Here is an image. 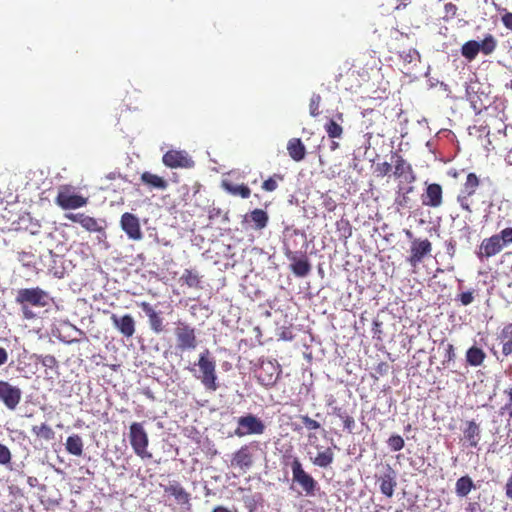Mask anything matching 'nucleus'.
Segmentation results:
<instances>
[{"label":"nucleus","instance_id":"1","mask_svg":"<svg viewBox=\"0 0 512 512\" xmlns=\"http://www.w3.org/2000/svg\"><path fill=\"white\" fill-rule=\"evenodd\" d=\"M15 301L21 306L23 317L31 320L36 315L29 305L41 308L47 306L49 304V294L40 287L22 288L17 291Z\"/></svg>","mask_w":512,"mask_h":512},{"label":"nucleus","instance_id":"2","mask_svg":"<svg viewBox=\"0 0 512 512\" xmlns=\"http://www.w3.org/2000/svg\"><path fill=\"white\" fill-rule=\"evenodd\" d=\"M510 244H512V227H507L497 234L484 238L479 245L477 256L480 260L489 259Z\"/></svg>","mask_w":512,"mask_h":512},{"label":"nucleus","instance_id":"3","mask_svg":"<svg viewBox=\"0 0 512 512\" xmlns=\"http://www.w3.org/2000/svg\"><path fill=\"white\" fill-rule=\"evenodd\" d=\"M173 334L176 343L175 348L177 351H193L197 348L198 339L196 329L189 323L181 320L175 322Z\"/></svg>","mask_w":512,"mask_h":512},{"label":"nucleus","instance_id":"4","mask_svg":"<svg viewBox=\"0 0 512 512\" xmlns=\"http://www.w3.org/2000/svg\"><path fill=\"white\" fill-rule=\"evenodd\" d=\"M290 467L292 471L293 484H297L305 496H315L316 491L319 489L318 482L312 475L305 471L298 457H293Z\"/></svg>","mask_w":512,"mask_h":512},{"label":"nucleus","instance_id":"5","mask_svg":"<svg viewBox=\"0 0 512 512\" xmlns=\"http://www.w3.org/2000/svg\"><path fill=\"white\" fill-rule=\"evenodd\" d=\"M406 237L410 240L409 256L407 262L412 268H417L426 256L432 252V243L429 239L416 238L411 230H405Z\"/></svg>","mask_w":512,"mask_h":512},{"label":"nucleus","instance_id":"6","mask_svg":"<svg viewBox=\"0 0 512 512\" xmlns=\"http://www.w3.org/2000/svg\"><path fill=\"white\" fill-rule=\"evenodd\" d=\"M129 442L134 453L141 459H150L152 453L148 451L149 437L140 422H133L129 427Z\"/></svg>","mask_w":512,"mask_h":512},{"label":"nucleus","instance_id":"7","mask_svg":"<svg viewBox=\"0 0 512 512\" xmlns=\"http://www.w3.org/2000/svg\"><path fill=\"white\" fill-rule=\"evenodd\" d=\"M197 365L201 372L199 379L205 389L209 391H216L219 387L217 383L216 363L214 359L210 357L208 349L199 355Z\"/></svg>","mask_w":512,"mask_h":512},{"label":"nucleus","instance_id":"8","mask_svg":"<svg viewBox=\"0 0 512 512\" xmlns=\"http://www.w3.org/2000/svg\"><path fill=\"white\" fill-rule=\"evenodd\" d=\"M480 178L476 173L470 172L466 176L465 182L461 185L459 193L457 195V203L462 210L471 213V198L476 194L477 189L480 186Z\"/></svg>","mask_w":512,"mask_h":512},{"label":"nucleus","instance_id":"9","mask_svg":"<svg viewBox=\"0 0 512 512\" xmlns=\"http://www.w3.org/2000/svg\"><path fill=\"white\" fill-rule=\"evenodd\" d=\"M258 450V444L255 442L242 445L232 454L231 467L246 473L254 464V453Z\"/></svg>","mask_w":512,"mask_h":512},{"label":"nucleus","instance_id":"10","mask_svg":"<svg viewBox=\"0 0 512 512\" xmlns=\"http://www.w3.org/2000/svg\"><path fill=\"white\" fill-rule=\"evenodd\" d=\"M238 427L235 429L234 434L238 437L246 435H260L265 431L264 423L256 416L248 414L238 418Z\"/></svg>","mask_w":512,"mask_h":512},{"label":"nucleus","instance_id":"11","mask_svg":"<svg viewBox=\"0 0 512 512\" xmlns=\"http://www.w3.org/2000/svg\"><path fill=\"white\" fill-rule=\"evenodd\" d=\"M55 203L64 210L78 209L87 205L88 198L72 193L68 187H64L58 191Z\"/></svg>","mask_w":512,"mask_h":512},{"label":"nucleus","instance_id":"12","mask_svg":"<svg viewBox=\"0 0 512 512\" xmlns=\"http://www.w3.org/2000/svg\"><path fill=\"white\" fill-rule=\"evenodd\" d=\"M393 163V175L395 178L401 179L402 182L408 184L416 180L415 173L410 163H408L398 152H393L391 157Z\"/></svg>","mask_w":512,"mask_h":512},{"label":"nucleus","instance_id":"13","mask_svg":"<svg viewBox=\"0 0 512 512\" xmlns=\"http://www.w3.org/2000/svg\"><path fill=\"white\" fill-rule=\"evenodd\" d=\"M22 391L8 381L0 380V402L9 410H15L21 401Z\"/></svg>","mask_w":512,"mask_h":512},{"label":"nucleus","instance_id":"14","mask_svg":"<svg viewBox=\"0 0 512 512\" xmlns=\"http://www.w3.org/2000/svg\"><path fill=\"white\" fill-rule=\"evenodd\" d=\"M280 372L281 370L277 363L271 360L262 361L256 377L260 384L271 387L276 383Z\"/></svg>","mask_w":512,"mask_h":512},{"label":"nucleus","instance_id":"15","mask_svg":"<svg viewBox=\"0 0 512 512\" xmlns=\"http://www.w3.org/2000/svg\"><path fill=\"white\" fill-rule=\"evenodd\" d=\"M375 479L379 484L381 493L387 498H391L394 495V491L397 486L396 471L390 465H386L383 473L379 475L376 474Z\"/></svg>","mask_w":512,"mask_h":512},{"label":"nucleus","instance_id":"16","mask_svg":"<svg viewBox=\"0 0 512 512\" xmlns=\"http://www.w3.org/2000/svg\"><path fill=\"white\" fill-rule=\"evenodd\" d=\"M285 256L291 262L290 270L297 277H306L311 271V264L306 254L298 256L296 252L289 249L285 251Z\"/></svg>","mask_w":512,"mask_h":512},{"label":"nucleus","instance_id":"17","mask_svg":"<svg viewBox=\"0 0 512 512\" xmlns=\"http://www.w3.org/2000/svg\"><path fill=\"white\" fill-rule=\"evenodd\" d=\"M162 161L169 168H192L194 166V161L187 152L179 150L167 151L163 155Z\"/></svg>","mask_w":512,"mask_h":512},{"label":"nucleus","instance_id":"18","mask_svg":"<svg viewBox=\"0 0 512 512\" xmlns=\"http://www.w3.org/2000/svg\"><path fill=\"white\" fill-rule=\"evenodd\" d=\"M422 204L430 208H439L443 204V188L438 183H430L421 195Z\"/></svg>","mask_w":512,"mask_h":512},{"label":"nucleus","instance_id":"19","mask_svg":"<svg viewBox=\"0 0 512 512\" xmlns=\"http://www.w3.org/2000/svg\"><path fill=\"white\" fill-rule=\"evenodd\" d=\"M463 442L467 447L477 448L481 440V427L474 419L466 420L462 427Z\"/></svg>","mask_w":512,"mask_h":512},{"label":"nucleus","instance_id":"20","mask_svg":"<svg viewBox=\"0 0 512 512\" xmlns=\"http://www.w3.org/2000/svg\"><path fill=\"white\" fill-rule=\"evenodd\" d=\"M120 225L122 230L132 240H141L143 237L139 219L136 215L125 212L121 216Z\"/></svg>","mask_w":512,"mask_h":512},{"label":"nucleus","instance_id":"21","mask_svg":"<svg viewBox=\"0 0 512 512\" xmlns=\"http://www.w3.org/2000/svg\"><path fill=\"white\" fill-rule=\"evenodd\" d=\"M496 340L501 346L502 360L512 358V323L504 325L497 332Z\"/></svg>","mask_w":512,"mask_h":512},{"label":"nucleus","instance_id":"22","mask_svg":"<svg viewBox=\"0 0 512 512\" xmlns=\"http://www.w3.org/2000/svg\"><path fill=\"white\" fill-rule=\"evenodd\" d=\"M111 321L113 326L126 338H131L135 333V320L130 314L117 316L112 314Z\"/></svg>","mask_w":512,"mask_h":512},{"label":"nucleus","instance_id":"23","mask_svg":"<svg viewBox=\"0 0 512 512\" xmlns=\"http://www.w3.org/2000/svg\"><path fill=\"white\" fill-rule=\"evenodd\" d=\"M269 221L268 213L260 208L252 210L246 214L243 219V223L248 224L254 230L264 229Z\"/></svg>","mask_w":512,"mask_h":512},{"label":"nucleus","instance_id":"24","mask_svg":"<svg viewBox=\"0 0 512 512\" xmlns=\"http://www.w3.org/2000/svg\"><path fill=\"white\" fill-rule=\"evenodd\" d=\"M137 305L147 315L151 330L156 334L163 332L164 331L163 318L159 315V313H157L153 309V307L150 305V303L143 301V302L138 303Z\"/></svg>","mask_w":512,"mask_h":512},{"label":"nucleus","instance_id":"25","mask_svg":"<svg viewBox=\"0 0 512 512\" xmlns=\"http://www.w3.org/2000/svg\"><path fill=\"white\" fill-rule=\"evenodd\" d=\"M166 494L174 497L178 504L190 505V494L177 481H171L168 485H161Z\"/></svg>","mask_w":512,"mask_h":512},{"label":"nucleus","instance_id":"26","mask_svg":"<svg viewBox=\"0 0 512 512\" xmlns=\"http://www.w3.org/2000/svg\"><path fill=\"white\" fill-rule=\"evenodd\" d=\"M65 218L74 223H79L89 232H98L102 229L94 217L85 215L84 213H67L65 214Z\"/></svg>","mask_w":512,"mask_h":512},{"label":"nucleus","instance_id":"27","mask_svg":"<svg viewBox=\"0 0 512 512\" xmlns=\"http://www.w3.org/2000/svg\"><path fill=\"white\" fill-rule=\"evenodd\" d=\"M287 151L296 162L302 161L306 156V147L300 138H291L287 143Z\"/></svg>","mask_w":512,"mask_h":512},{"label":"nucleus","instance_id":"28","mask_svg":"<svg viewBox=\"0 0 512 512\" xmlns=\"http://www.w3.org/2000/svg\"><path fill=\"white\" fill-rule=\"evenodd\" d=\"M141 182L151 189L165 190L168 186L167 181L156 174L145 171L141 174Z\"/></svg>","mask_w":512,"mask_h":512},{"label":"nucleus","instance_id":"29","mask_svg":"<svg viewBox=\"0 0 512 512\" xmlns=\"http://www.w3.org/2000/svg\"><path fill=\"white\" fill-rule=\"evenodd\" d=\"M465 357L468 365L478 367L484 363L486 359V353L482 348L472 346L466 351Z\"/></svg>","mask_w":512,"mask_h":512},{"label":"nucleus","instance_id":"30","mask_svg":"<svg viewBox=\"0 0 512 512\" xmlns=\"http://www.w3.org/2000/svg\"><path fill=\"white\" fill-rule=\"evenodd\" d=\"M223 189L231 195L247 199L251 195V189L246 184H233L228 181L222 182Z\"/></svg>","mask_w":512,"mask_h":512},{"label":"nucleus","instance_id":"31","mask_svg":"<svg viewBox=\"0 0 512 512\" xmlns=\"http://www.w3.org/2000/svg\"><path fill=\"white\" fill-rule=\"evenodd\" d=\"M65 447L69 454L79 457L83 454L84 443L78 434H74L67 438Z\"/></svg>","mask_w":512,"mask_h":512},{"label":"nucleus","instance_id":"32","mask_svg":"<svg viewBox=\"0 0 512 512\" xmlns=\"http://www.w3.org/2000/svg\"><path fill=\"white\" fill-rule=\"evenodd\" d=\"M474 488L473 480L468 475L460 477L455 484V492L459 497H466Z\"/></svg>","mask_w":512,"mask_h":512},{"label":"nucleus","instance_id":"33","mask_svg":"<svg viewBox=\"0 0 512 512\" xmlns=\"http://www.w3.org/2000/svg\"><path fill=\"white\" fill-rule=\"evenodd\" d=\"M334 461V452L332 448L327 447L324 451L319 452L314 459H312V463L320 468L329 467Z\"/></svg>","mask_w":512,"mask_h":512},{"label":"nucleus","instance_id":"34","mask_svg":"<svg viewBox=\"0 0 512 512\" xmlns=\"http://www.w3.org/2000/svg\"><path fill=\"white\" fill-rule=\"evenodd\" d=\"M31 431L37 438L44 439L46 441L53 440L55 437L52 427L46 423L32 426Z\"/></svg>","mask_w":512,"mask_h":512},{"label":"nucleus","instance_id":"35","mask_svg":"<svg viewBox=\"0 0 512 512\" xmlns=\"http://www.w3.org/2000/svg\"><path fill=\"white\" fill-rule=\"evenodd\" d=\"M503 394L506 397V401L499 408L498 413L500 416L508 417L509 420H512V384L504 389Z\"/></svg>","mask_w":512,"mask_h":512},{"label":"nucleus","instance_id":"36","mask_svg":"<svg viewBox=\"0 0 512 512\" xmlns=\"http://www.w3.org/2000/svg\"><path fill=\"white\" fill-rule=\"evenodd\" d=\"M479 52V42L475 40H469L461 47L462 56L469 61L474 60Z\"/></svg>","mask_w":512,"mask_h":512},{"label":"nucleus","instance_id":"37","mask_svg":"<svg viewBox=\"0 0 512 512\" xmlns=\"http://www.w3.org/2000/svg\"><path fill=\"white\" fill-rule=\"evenodd\" d=\"M180 280L190 288L200 287V276L193 270L185 269Z\"/></svg>","mask_w":512,"mask_h":512},{"label":"nucleus","instance_id":"38","mask_svg":"<svg viewBox=\"0 0 512 512\" xmlns=\"http://www.w3.org/2000/svg\"><path fill=\"white\" fill-rule=\"evenodd\" d=\"M497 47V41L492 34H487L482 42H479V50L484 55H490Z\"/></svg>","mask_w":512,"mask_h":512},{"label":"nucleus","instance_id":"39","mask_svg":"<svg viewBox=\"0 0 512 512\" xmlns=\"http://www.w3.org/2000/svg\"><path fill=\"white\" fill-rule=\"evenodd\" d=\"M324 129L327 133V135L332 138H341L343 135V128L340 124H338L333 119H330L325 125Z\"/></svg>","mask_w":512,"mask_h":512},{"label":"nucleus","instance_id":"40","mask_svg":"<svg viewBox=\"0 0 512 512\" xmlns=\"http://www.w3.org/2000/svg\"><path fill=\"white\" fill-rule=\"evenodd\" d=\"M284 180V176L279 173L273 174L262 183V189L266 192H273L278 188V183Z\"/></svg>","mask_w":512,"mask_h":512},{"label":"nucleus","instance_id":"41","mask_svg":"<svg viewBox=\"0 0 512 512\" xmlns=\"http://www.w3.org/2000/svg\"><path fill=\"white\" fill-rule=\"evenodd\" d=\"M33 357L35 358L37 363H40L46 368L54 369L58 367V361L53 355L34 354Z\"/></svg>","mask_w":512,"mask_h":512},{"label":"nucleus","instance_id":"42","mask_svg":"<svg viewBox=\"0 0 512 512\" xmlns=\"http://www.w3.org/2000/svg\"><path fill=\"white\" fill-rule=\"evenodd\" d=\"M392 165V162L389 163L387 161L377 163L374 167V174L377 177L383 178L390 174V172L392 171Z\"/></svg>","mask_w":512,"mask_h":512},{"label":"nucleus","instance_id":"43","mask_svg":"<svg viewBox=\"0 0 512 512\" xmlns=\"http://www.w3.org/2000/svg\"><path fill=\"white\" fill-rule=\"evenodd\" d=\"M387 444L389 448L394 452L402 450L405 446L404 439L400 435L390 436L387 440Z\"/></svg>","mask_w":512,"mask_h":512},{"label":"nucleus","instance_id":"44","mask_svg":"<svg viewBox=\"0 0 512 512\" xmlns=\"http://www.w3.org/2000/svg\"><path fill=\"white\" fill-rule=\"evenodd\" d=\"M440 346H444V359L442 361V364L446 365V364H449L450 362L454 361L456 354H455V348H454L453 344H451V343L444 344V342H442L440 344Z\"/></svg>","mask_w":512,"mask_h":512},{"label":"nucleus","instance_id":"45","mask_svg":"<svg viewBox=\"0 0 512 512\" xmlns=\"http://www.w3.org/2000/svg\"><path fill=\"white\" fill-rule=\"evenodd\" d=\"M12 461V453L10 449L0 442V465L10 466Z\"/></svg>","mask_w":512,"mask_h":512},{"label":"nucleus","instance_id":"46","mask_svg":"<svg viewBox=\"0 0 512 512\" xmlns=\"http://www.w3.org/2000/svg\"><path fill=\"white\" fill-rule=\"evenodd\" d=\"M475 300V290H468L461 292L457 295L456 301H459L461 305L468 306Z\"/></svg>","mask_w":512,"mask_h":512},{"label":"nucleus","instance_id":"47","mask_svg":"<svg viewBox=\"0 0 512 512\" xmlns=\"http://www.w3.org/2000/svg\"><path fill=\"white\" fill-rule=\"evenodd\" d=\"M320 102H321V96L319 94H314L310 98L309 111H310L311 116L316 117L320 114V110H319Z\"/></svg>","mask_w":512,"mask_h":512},{"label":"nucleus","instance_id":"48","mask_svg":"<svg viewBox=\"0 0 512 512\" xmlns=\"http://www.w3.org/2000/svg\"><path fill=\"white\" fill-rule=\"evenodd\" d=\"M299 418L308 430H317L321 427L318 421L312 419L308 415H300Z\"/></svg>","mask_w":512,"mask_h":512},{"label":"nucleus","instance_id":"49","mask_svg":"<svg viewBox=\"0 0 512 512\" xmlns=\"http://www.w3.org/2000/svg\"><path fill=\"white\" fill-rule=\"evenodd\" d=\"M457 6L452 3V2H448L445 4L444 6V12H445V18H454L457 14Z\"/></svg>","mask_w":512,"mask_h":512},{"label":"nucleus","instance_id":"50","mask_svg":"<svg viewBox=\"0 0 512 512\" xmlns=\"http://www.w3.org/2000/svg\"><path fill=\"white\" fill-rule=\"evenodd\" d=\"M343 425L344 429H346L348 432H352V430L355 427V420L352 416L347 414V416L343 417Z\"/></svg>","mask_w":512,"mask_h":512},{"label":"nucleus","instance_id":"51","mask_svg":"<svg viewBox=\"0 0 512 512\" xmlns=\"http://www.w3.org/2000/svg\"><path fill=\"white\" fill-rule=\"evenodd\" d=\"M504 27L512 32V12H505L501 17Z\"/></svg>","mask_w":512,"mask_h":512},{"label":"nucleus","instance_id":"52","mask_svg":"<svg viewBox=\"0 0 512 512\" xmlns=\"http://www.w3.org/2000/svg\"><path fill=\"white\" fill-rule=\"evenodd\" d=\"M32 257L33 255L28 252L19 253V261L23 262L25 266H30Z\"/></svg>","mask_w":512,"mask_h":512},{"label":"nucleus","instance_id":"53","mask_svg":"<svg viewBox=\"0 0 512 512\" xmlns=\"http://www.w3.org/2000/svg\"><path fill=\"white\" fill-rule=\"evenodd\" d=\"M504 489L506 498L512 500V474L507 479Z\"/></svg>","mask_w":512,"mask_h":512},{"label":"nucleus","instance_id":"54","mask_svg":"<svg viewBox=\"0 0 512 512\" xmlns=\"http://www.w3.org/2000/svg\"><path fill=\"white\" fill-rule=\"evenodd\" d=\"M211 512H238L236 508H228L223 505H217L215 506Z\"/></svg>","mask_w":512,"mask_h":512},{"label":"nucleus","instance_id":"55","mask_svg":"<svg viewBox=\"0 0 512 512\" xmlns=\"http://www.w3.org/2000/svg\"><path fill=\"white\" fill-rule=\"evenodd\" d=\"M8 360V352L5 348L0 347V366L4 365Z\"/></svg>","mask_w":512,"mask_h":512},{"label":"nucleus","instance_id":"56","mask_svg":"<svg viewBox=\"0 0 512 512\" xmlns=\"http://www.w3.org/2000/svg\"><path fill=\"white\" fill-rule=\"evenodd\" d=\"M279 337H280L281 340H286V341H289V340L293 339V335H292V332L290 330H283L280 333Z\"/></svg>","mask_w":512,"mask_h":512},{"label":"nucleus","instance_id":"57","mask_svg":"<svg viewBox=\"0 0 512 512\" xmlns=\"http://www.w3.org/2000/svg\"><path fill=\"white\" fill-rule=\"evenodd\" d=\"M324 205L328 211H334L336 208L335 202L332 200V198H329L328 200L324 201Z\"/></svg>","mask_w":512,"mask_h":512},{"label":"nucleus","instance_id":"58","mask_svg":"<svg viewBox=\"0 0 512 512\" xmlns=\"http://www.w3.org/2000/svg\"><path fill=\"white\" fill-rule=\"evenodd\" d=\"M333 412L341 420H343V417L347 416V413L345 411H343L342 408H340V407H335Z\"/></svg>","mask_w":512,"mask_h":512},{"label":"nucleus","instance_id":"59","mask_svg":"<svg viewBox=\"0 0 512 512\" xmlns=\"http://www.w3.org/2000/svg\"><path fill=\"white\" fill-rule=\"evenodd\" d=\"M478 510H480V506L477 503H470L467 508L468 512H478Z\"/></svg>","mask_w":512,"mask_h":512},{"label":"nucleus","instance_id":"60","mask_svg":"<svg viewBox=\"0 0 512 512\" xmlns=\"http://www.w3.org/2000/svg\"><path fill=\"white\" fill-rule=\"evenodd\" d=\"M338 148H339V143H338V142H336V141H332V142H331V145H330V150H331V151H335V150H337Z\"/></svg>","mask_w":512,"mask_h":512},{"label":"nucleus","instance_id":"61","mask_svg":"<svg viewBox=\"0 0 512 512\" xmlns=\"http://www.w3.org/2000/svg\"><path fill=\"white\" fill-rule=\"evenodd\" d=\"M119 176H120V174H119V173H115V172H113V173L108 174V175H107V178H108V179H115L116 177H119Z\"/></svg>","mask_w":512,"mask_h":512},{"label":"nucleus","instance_id":"62","mask_svg":"<svg viewBox=\"0 0 512 512\" xmlns=\"http://www.w3.org/2000/svg\"><path fill=\"white\" fill-rule=\"evenodd\" d=\"M451 177L453 178H457L458 177V171L457 170H453V171H449L448 173Z\"/></svg>","mask_w":512,"mask_h":512},{"label":"nucleus","instance_id":"63","mask_svg":"<svg viewBox=\"0 0 512 512\" xmlns=\"http://www.w3.org/2000/svg\"><path fill=\"white\" fill-rule=\"evenodd\" d=\"M490 352H491V354H492L493 356H495L497 359H499V357H498V353H497V351L495 350V348H494V347H491V348H490Z\"/></svg>","mask_w":512,"mask_h":512},{"label":"nucleus","instance_id":"64","mask_svg":"<svg viewBox=\"0 0 512 512\" xmlns=\"http://www.w3.org/2000/svg\"><path fill=\"white\" fill-rule=\"evenodd\" d=\"M383 368H387V364H386V363H380V364L378 365V370H379V371H382V370H383Z\"/></svg>","mask_w":512,"mask_h":512}]
</instances>
